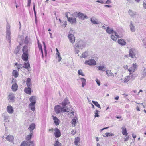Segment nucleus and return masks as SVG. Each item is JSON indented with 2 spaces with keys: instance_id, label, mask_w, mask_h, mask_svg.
Masks as SVG:
<instances>
[{
  "instance_id": "obj_1",
  "label": "nucleus",
  "mask_w": 146,
  "mask_h": 146,
  "mask_svg": "<svg viewBox=\"0 0 146 146\" xmlns=\"http://www.w3.org/2000/svg\"><path fill=\"white\" fill-rule=\"evenodd\" d=\"M30 47L29 46L25 45L23 47L22 51L23 54L22 55V58L25 62H27L28 59L29 51Z\"/></svg>"
},
{
  "instance_id": "obj_2",
  "label": "nucleus",
  "mask_w": 146,
  "mask_h": 146,
  "mask_svg": "<svg viewBox=\"0 0 146 146\" xmlns=\"http://www.w3.org/2000/svg\"><path fill=\"white\" fill-rule=\"evenodd\" d=\"M70 104L67 98H65L62 103V105L63 106V112H69L71 108L69 104Z\"/></svg>"
},
{
  "instance_id": "obj_3",
  "label": "nucleus",
  "mask_w": 146,
  "mask_h": 146,
  "mask_svg": "<svg viewBox=\"0 0 146 146\" xmlns=\"http://www.w3.org/2000/svg\"><path fill=\"white\" fill-rule=\"evenodd\" d=\"M71 15L73 17H78L80 19L82 20H84L86 18H88V17L86 15L81 12L78 13L77 12H75L72 14Z\"/></svg>"
},
{
  "instance_id": "obj_4",
  "label": "nucleus",
  "mask_w": 146,
  "mask_h": 146,
  "mask_svg": "<svg viewBox=\"0 0 146 146\" xmlns=\"http://www.w3.org/2000/svg\"><path fill=\"white\" fill-rule=\"evenodd\" d=\"M137 54V51L134 48H131L129 50V55L132 58H136Z\"/></svg>"
},
{
  "instance_id": "obj_5",
  "label": "nucleus",
  "mask_w": 146,
  "mask_h": 146,
  "mask_svg": "<svg viewBox=\"0 0 146 146\" xmlns=\"http://www.w3.org/2000/svg\"><path fill=\"white\" fill-rule=\"evenodd\" d=\"M10 26L9 25H7V30H6V38L8 41L9 43L11 42V32L10 29Z\"/></svg>"
},
{
  "instance_id": "obj_6",
  "label": "nucleus",
  "mask_w": 146,
  "mask_h": 146,
  "mask_svg": "<svg viewBox=\"0 0 146 146\" xmlns=\"http://www.w3.org/2000/svg\"><path fill=\"white\" fill-rule=\"evenodd\" d=\"M84 64L90 66H94L96 65V62L94 59H90L84 62Z\"/></svg>"
},
{
  "instance_id": "obj_7",
  "label": "nucleus",
  "mask_w": 146,
  "mask_h": 146,
  "mask_svg": "<svg viewBox=\"0 0 146 146\" xmlns=\"http://www.w3.org/2000/svg\"><path fill=\"white\" fill-rule=\"evenodd\" d=\"M54 110L57 114L61 112H63V106L62 107L60 105H56L54 107Z\"/></svg>"
},
{
  "instance_id": "obj_8",
  "label": "nucleus",
  "mask_w": 146,
  "mask_h": 146,
  "mask_svg": "<svg viewBox=\"0 0 146 146\" xmlns=\"http://www.w3.org/2000/svg\"><path fill=\"white\" fill-rule=\"evenodd\" d=\"M137 65L136 63L133 64L131 67L128 69L129 71L131 73H133L137 70Z\"/></svg>"
},
{
  "instance_id": "obj_9",
  "label": "nucleus",
  "mask_w": 146,
  "mask_h": 146,
  "mask_svg": "<svg viewBox=\"0 0 146 146\" xmlns=\"http://www.w3.org/2000/svg\"><path fill=\"white\" fill-rule=\"evenodd\" d=\"M68 37L69 40L70 42L74 44L75 42V37L73 35L70 33L68 35Z\"/></svg>"
},
{
  "instance_id": "obj_10",
  "label": "nucleus",
  "mask_w": 146,
  "mask_h": 146,
  "mask_svg": "<svg viewBox=\"0 0 146 146\" xmlns=\"http://www.w3.org/2000/svg\"><path fill=\"white\" fill-rule=\"evenodd\" d=\"M76 17H70L68 19V21L71 24L75 25L77 23V21Z\"/></svg>"
},
{
  "instance_id": "obj_11",
  "label": "nucleus",
  "mask_w": 146,
  "mask_h": 146,
  "mask_svg": "<svg viewBox=\"0 0 146 146\" xmlns=\"http://www.w3.org/2000/svg\"><path fill=\"white\" fill-rule=\"evenodd\" d=\"M7 98L8 100L10 102H13L14 101L15 97L14 94L13 93H10Z\"/></svg>"
},
{
  "instance_id": "obj_12",
  "label": "nucleus",
  "mask_w": 146,
  "mask_h": 146,
  "mask_svg": "<svg viewBox=\"0 0 146 146\" xmlns=\"http://www.w3.org/2000/svg\"><path fill=\"white\" fill-rule=\"evenodd\" d=\"M36 96H33L30 97L29 99V100L31 102V103H30V106L35 105L36 103Z\"/></svg>"
},
{
  "instance_id": "obj_13",
  "label": "nucleus",
  "mask_w": 146,
  "mask_h": 146,
  "mask_svg": "<svg viewBox=\"0 0 146 146\" xmlns=\"http://www.w3.org/2000/svg\"><path fill=\"white\" fill-rule=\"evenodd\" d=\"M54 134L55 137L58 138L61 136V132L60 131L58 128H56L54 129Z\"/></svg>"
},
{
  "instance_id": "obj_14",
  "label": "nucleus",
  "mask_w": 146,
  "mask_h": 146,
  "mask_svg": "<svg viewBox=\"0 0 146 146\" xmlns=\"http://www.w3.org/2000/svg\"><path fill=\"white\" fill-rule=\"evenodd\" d=\"M24 42L26 44V45L29 46L28 45H29L31 44V42L28 36H27L25 38Z\"/></svg>"
},
{
  "instance_id": "obj_15",
  "label": "nucleus",
  "mask_w": 146,
  "mask_h": 146,
  "mask_svg": "<svg viewBox=\"0 0 146 146\" xmlns=\"http://www.w3.org/2000/svg\"><path fill=\"white\" fill-rule=\"evenodd\" d=\"M5 139L8 141L13 143L14 141V137L12 135H9L6 137Z\"/></svg>"
},
{
  "instance_id": "obj_16",
  "label": "nucleus",
  "mask_w": 146,
  "mask_h": 146,
  "mask_svg": "<svg viewBox=\"0 0 146 146\" xmlns=\"http://www.w3.org/2000/svg\"><path fill=\"white\" fill-rule=\"evenodd\" d=\"M86 45V43L84 41H81L80 42V45H77L76 46V47L77 48L80 47L81 49L84 48Z\"/></svg>"
},
{
  "instance_id": "obj_17",
  "label": "nucleus",
  "mask_w": 146,
  "mask_h": 146,
  "mask_svg": "<svg viewBox=\"0 0 146 146\" xmlns=\"http://www.w3.org/2000/svg\"><path fill=\"white\" fill-rule=\"evenodd\" d=\"M7 110L10 114H12L13 112V108L11 105H8L7 107Z\"/></svg>"
},
{
  "instance_id": "obj_18",
  "label": "nucleus",
  "mask_w": 146,
  "mask_h": 146,
  "mask_svg": "<svg viewBox=\"0 0 146 146\" xmlns=\"http://www.w3.org/2000/svg\"><path fill=\"white\" fill-rule=\"evenodd\" d=\"M118 42L119 44L121 46H125L126 44L125 40L121 39L118 40Z\"/></svg>"
},
{
  "instance_id": "obj_19",
  "label": "nucleus",
  "mask_w": 146,
  "mask_h": 146,
  "mask_svg": "<svg viewBox=\"0 0 146 146\" xmlns=\"http://www.w3.org/2000/svg\"><path fill=\"white\" fill-rule=\"evenodd\" d=\"M131 79V76H128L125 77L123 79L122 78L121 80L122 82L124 83H126Z\"/></svg>"
},
{
  "instance_id": "obj_20",
  "label": "nucleus",
  "mask_w": 146,
  "mask_h": 146,
  "mask_svg": "<svg viewBox=\"0 0 146 146\" xmlns=\"http://www.w3.org/2000/svg\"><path fill=\"white\" fill-rule=\"evenodd\" d=\"M128 12L131 17H134L135 15H137V13L135 11L131 9H129Z\"/></svg>"
},
{
  "instance_id": "obj_21",
  "label": "nucleus",
  "mask_w": 146,
  "mask_h": 146,
  "mask_svg": "<svg viewBox=\"0 0 146 146\" xmlns=\"http://www.w3.org/2000/svg\"><path fill=\"white\" fill-rule=\"evenodd\" d=\"M91 21L92 23L94 24H99V22L97 19L93 17L91 19Z\"/></svg>"
},
{
  "instance_id": "obj_22",
  "label": "nucleus",
  "mask_w": 146,
  "mask_h": 146,
  "mask_svg": "<svg viewBox=\"0 0 146 146\" xmlns=\"http://www.w3.org/2000/svg\"><path fill=\"white\" fill-rule=\"evenodd\" d=\"M35 125L34 123H33L31 124L28 128L30 132H33V131L35 127Z\"/></svg>"
},
{
  "instance_id": "obj_23",
  "label": "nucleus",
  "mask_w": 146,
  "mask_h": 146,
  "mask_svg": "<svg viewBox=\"0 0 146 146\" xmlns=\"http://www.w3.org/2000/svg\"><path fill=\"white\" fill-rule=\"evenodd\" d=\"M52 117L55 125H58L59 124V120L56 117L53 116Z\"/></svg>"
},
{
  "instance_id": "obj_24",
  "label": "nucleus",
  "mask_w": 146,
  "mask_h": 146,
  "mask_svg": "<svg viewBox=\"0 0 146 146\" xmlns=\"http://www.w3.org/2000/svg\"><path fill=\"white\" fill-rule=\"evenodd\" d=\"M106 74L107 75L108 77L110 76H114V74H113L111 72V71L109 70H108L106 71Z\"/></svg>"
},
{
  "instance_id": "obj_25",
  "label": "nucleus",
  "mask_w": 146,
  "mask_h": 146,
  "mask_svg": "<svg viewBox=\"0 0 146 146\" xmlns=\"http://www.w3.org/2000/svg\"><path fill=\"white\" fill-rule=\"evenodd\" d=\"M23 67L25 68L28 69L30 68V64L29 62H24Z\"/></svg>"
},
{
  "instance_id": "obj_26",
  "label": "nucleus",
  "mask_w": 146,
  "mask_h": 146,
  "mask_svg": "<svg viewBox=\"0 0 146 146\" xmlns=\"http://www.w3.org/2000/svg\"><path fill=\"white\" fill-rule=\"evenodd\" d=\"M25 92L28 94H31V88L30 87H28V88H25L24 89Z\"/></svg>"
},
{
  "instance_id": "obj_27",
  "label": "nucleus",
  "mask_w": 146,
  "mask_h": 146,
  "mask_svg": "<svg viewBox=\"0 0 146 146\" xmlns=\"http://www.w3.org/2000/svg\"><path fill=\"white\" fill-rule=\"evenodd\" d=\"M130 30L132 32H134L135 31V26L133 25L132 22V21L130 22Z\"/></svg>"
},
{
  "instance_id": "obj_28",
  "label": "nucleus",
  "mask_w": 146,
  "mask_h": 146,
  "mask_svg": "<svg viewBox=\"0 0 146 146\" xmlns=\"http://www.w3.org/2000/svg\"><path fill=\"white\" fill-rule=\"evenodd\" d=\"M80 79L81 81L82 87H84V86L86 85V80L85 78H81Z\"/></svg>"
},
{
  "instance_id": "obj_29",
  "label": "nucleus",
  "mask_w": 146,
  "mask_h": 146,
  "mask_svg": "<svg viewBox=\"0 0 146 146\" xmlns=\"http://www.w3.org/2000/svg\"><path fill=\"white\" fill-rule=\"evenodd\" d=\"M18 86L16 83L14 84L12 86L11 89L13 91H15L17 90Z\"/></svg>"
},
{
  "instance_id": "obj_30",
  "label": "nucleus",
  "mask_w": 146,
  "mask_h": 146,
  "mask_svg": "<svg viewBox=\"0 0 146 146\" xmlns=\"http://www.w3.org/2000/svg\"><path fill=\"white\" fill-rule=\"evenodd\" d=\"M122 133L123 135L127 136V132L125 126L122 127Z\"/></svg>"
},
{
  "instance_id": "obj_31",
  "label": "nucleus",
  "mask_w": 146,
  "mask_h": 146,
  "mask_svg": "<svg viewBox=\"0 0 146 146\" xmlns=\"http://www.w3.org/2000/svg\"><path fill=\"white\" fill-rule=\"evenodd\" d=\"M106 31L107 33L110 34H111L114 32L113 29H112L110 28L109 27H107Z\"/></svg>"
},
{
  "instance_id": "obj_32",
  "label": "nucleus",
  "mask_w": 146,
  "mask_h": 146,
  "mask_svg": "<svg viewBox=\"0 0 146 146\" xmlns=\"http://www.w3.org/2000/svg\"><path fill=\"white\" fill-rule=\"evenodd\" d=\"M31 79L30 78H28L27 80L26 81V83L27 86L28 87H30L31 85Z\"/></svg>"
},
{
  "instance_id": "obj_33",
  "label": "nucleus",
  "mask_w": 146,
  "mask_h": 146,
  "mask_svg": "<svg viewBox=\"0 0 146 146\" xmlns=\"http://www.w3.org/2000/svg\"><path fill=\"white\" fill-rule=\"evenodd\" d=\"M106 68L103 66H100L98 67V70H99L102 71H104L106 70Z\"/></svg>"
},
{
  "instance_id": "obj_34",
  "label": "nucleus",
  "mask_w": 146,
  "mask_h": 146,
  "mask_svg": "<svg viewBox=\"0 0 146 146\" xmlns=\"http://www.w3.org/2000/svg\"><path fill=\"white\" fill-rule=\"evenodd\" d=\"M33 9L34 13L35 21L36 23V22H37V19L36 12V11H35V4L34 3V5H33Z\"/></svg>"
},
{
  "instance_id": "obj_35",
  "label": "nucleus",
  "mask_w": 146,
  "mask_h": 146,
  "mask_svg": "<svg viewBox=\"0 0 146 146\" xmlns=\"http://www.w3.org/2000/svg\"><path fill=\"white\" fill-rule=\"evenodd\" d=\"M12 74L14 76L15 78H16L18 76L19 74L17 71L15 70H13L12 72Z\"/></svg>"
},
{
  "instance_id": "obj_36",
  "label": "nucleus",
  "mask_w": 146,
  "mask_h": 146,
  "mask_svg": "<svg viewBox=\"0 0 146 146\" xmlns=\"http://www.w3.org/2000/svg\"><path fill=\"white\" fill-rule=\"evenodd\" d=\"M15 64L17 66L18 70L21 69L23 67L21 64H19L17 63H16Z\"/></svg>"
},
{
  "instance_id": "obj_37",
  "label": "nucleus",
  "mask_w": 146,
  "mask_h": 146,
  "mask_svg": "<svg viewBox=\"0 0 146 146\" xmlns=\"http://www.w3.org/2000/svg\"><path fill=\"white\" fill-rule=\"evenodd\" d=\"M33 132H30L29 134L27 135L26 137V139L28 140H30L31 138L33 135Z\"/></svg>"
},
{
  "instance_id": "obj_38",
  "label": "nucleus",
  "mask_w": 146,
  "mask_h": 146,
  "mask_svg": "<svg viewBox=\"0 0 146 146\" xmlns=\"http://www.w3.org/2000/svg\"><path fill=\"white\" fill-rule=\"evenodd\" d=\"M88 55V53L86 51L82 53V56H80V57L81 58H85L87 57Z\"/></svg>"
},
{
  "instance_id": "obj_39",
  "label": "nucleus",
  "mask_w": 146,
  "mask_h": 146,
  "mask_svg": "<svg viewBox=\"0 0 146 146\" xmlns=\"http://www.w3.org/2000/svg\"><path fill=\"white\" fill-rule=\"evenodd\" d=\"M77 117H75L72 120V123L74 124V126H75V124L76 123V120L77 119Z\"/></svg>"
},
{
  "instance_id": "obj_40",
  "label": "nucleus",
  "mask_w": 146,
  "mask_h": 146,
  "mask_svg": "<svg viewBox=\"0 0 146 146\" xmlns=\"http://www.w3.org/2000/svg\"><path fill=\"white\" fill-rule=\"evenodd\" d=\"M93 103L96 106L98 107V108H101L100 106L98 103L96 101H92Z\"/></svg>"
},
{
  "instance_id": "obj_41",
  "label": "nucleus",
  "mask_w": 146,
  "mask_h": 146,
  "mask_svg": "<svg viewBox=\"0 0 146 146\" xmlns=\"http://www.w3.org/2000/svg\"><path fill=\"white\" fill-rule=\"evenodd\" d=\"M28 146H34V143L33 141H27Z\"/></svg>"
},
{
  "instance_id": "obj_42",
  "label": "nucleus",
  "mask_w": 146,
  "mask_h": 146,
  "mask_svg": "<svg viewBox=\"0 0 146 146\" xmlns=\"http://www.w3.org/2000/svg\"><path fill=\"white\" fill-rule=\"evenodd\" d=\"M80 140V138L78 137L76 138L75 139L74 143L76 145H78V143Z\"/></svg>"
},
{
  "instance_id": "obj_43",
  "label": "nucleus",
  "mask_w": 146,
  "mask_h": 146,
  "mask_svg": "<svg viewBox=\"0 0 146 146\" xmlns=\"http://www.w3.org/2000/svg\"><path fill=\"white\" fill-rule=\"evenodd\" d=\"M35 105H33L30 106V104L29 105V108L31 109V110L33 111H34L35 110Z\"/></svg>"
},
{
  "instance_id": "obj_44",
  "label": "nucleus",
  "mask_w": 146,
  "mask_h": 146,
  "mask_svg": "<svg viewBox=\"0 0 146 146\" xmlns=\"http://www.w3.org/2000/svg\"><path fill=\"white\" fill-rule=\"evenodd\" d=\"M35 105H33L30 106V104L29 105V108L31 109V110L33 111H34L35 110Z\"/></svg>"
},
{
  "instance_id": "obj_45",
  "label": "nucleus",
  "mask_w": 146,
  "mask_h": 146,
  "mask_svg": "<svg viewBox=\"0 0 146 146\" xmlns=\"http://www.w3.org/2000/svg\"><path fill=\"white\" fill-rule=\"evenodd\" d=\"M78 74L79 75H82L83 76H85L83 72L81 70H79L78 71Z\"/></svg>"
},
{
  "instance_id": "obj_46",
  "label": "nucleus",
  "mask_w": 146,
  "mask_h": 146,
  "mask_svg": "<svg viewBox=\"0 0 146 146\" xmlns=\"http://www.w3.org/2000/svg\"><path fill=\"white\" fill-rule=\"evenodd\" d=\"M61 143L58 141V140H57L54 144V146H61Z\"/></svg>"
},
{
  "instance_id": "obj_47",
  "label": "nucleus",
  "mask_w": 146,
  "mask_h": 146,
  "mask_svg": "<svg viewBox=\"0 0 146 146\" xmlns=\"http://www.w3.org/2000/svg\"><path fill=\"white\" fill-rule=\"evenodd\" d=\"M27 144V141H24L21 143L20 146H28Z\"/></svg>"
},
{
  "instance_id": "obj_48",
  "label": "nucleus",
  "mask_w": 146,
  "mask_h": 146,
  "mask_svg": "<svg viewBox=\"0 0 146 146\" xmlns=\"http://www.w3.org/2000/svg\"><path fill=\"white\" fill-rule=\"evenodd\" d=\"M111 39L113 41H116L117 39V37H115L114 35H111Z\"/></svg>"
},
{
  "instance_id": "obj_49",
  "label": "nucleus",
  "mask_w": 146,
  "mask_h": 146,
  "mask_svg": "<svg viewBox=\"0 0 146 146\" xmlns=\"http://www.w3.org/2000/svg\"><path fill=\"white\" fill-rule=\"evenodd\" d=\"M143 6L144 8L145 9H146V0L143 1Z\"/></svg>"
},
{
  "instance_id": "obj_50",
  "label": "nucleus",
  "mask_w": 146,
  "mask_h": 146,
  "mask_svg": "<svg viewBox=\"0 0 146 146\" xmlns=\"http://www.w3.org/2000/svg\"><path fill=\"white\" fill-rule=\"evenodd\" d=\"M107 135H108V136H114V134L113 133H106Z\"/></svg>"
},
{
  "instance_id": "obj_51",
  "label": "nucleus",
  "mask_w": 146,
  "mask_h": 146,
  "mask_svg": "<svg viewBox=\"0 0 146 146\" xmlns=\"http://www.w3.org/2000/svg\"><path fill=\"white\" fill-rule=\"evenodd\" d=\"M96 81L98 84V85L100 86V82L99 80L98 79H96Z\"/></svg>"
},
{
  "instance_id": "obj_52",
  "label": "nucleus",
  "mask_w": 146,
  "mask_h": 146,
  "mask_svg": "<svg viewBox=\"0 0 146 146\" xmlns=\"http://www.w3.org/2000/svg\"><path fill=\"white\" fill-rule=\"evenodd\" d=\"M111 3V0H107V1L105 3H104L109 4Z\"/></svg>"
},
{
  "instance_id": "obj_53",
  "label": "nucleus",
  "mask_w": 146,
  "mask_h": 146,
  "mask_svg": "<svg viewBox=\"0 0 146 146\" xmlns=\"http://www.w3.org/2000/svg\"><path fill=\"white\" fill-rule=\"evenodd\" d=\"M38 48L40 50H42V46L41 44L39 43H38Z\"/></svg>"
},
{
  "instance_id": "obj_54",
  "label": "nucleus",
  "mask_w": 146,
  "mask_h": 146,
  "mask_svg": "<svg viewBox=\"0 0 146 146\" xmlns=\"http://www.w3.org/2000/svg\"><path fill=\"white\" fill-rule=\"evenodd\" d=\"M74 112L72 111L71 112H70L68 114L70 116H72L74 115Z\"/></svg>"
},
{
  "instance_id": "obj_55",
  "label": "nucleus",
  "mask_w": 146,
  "mask_h": 146,
  "mask_svg": "<svg viewBox=\"0 0 146 146\" xmlns=\"http://www.w3.org/2000/svg\"><path fill=\"white\" fill-rule=\"evenodd\" d=\"M76 133V131H74V130L73 129L71 131V134H72L73 135H75Z\"/></svg>"
},
{
  "instance_id": "obj_56",
  "label": "nucleus",
  "mask_w": 146,
  "mask_h": 146,
  "mask_svg": "<svg viewBox=\"0 0 146 146\" xmlns=\"http://www.w3.org/2000/svg\"><path fill=\"white\" fill-rule=\"evenodd\" d=\"M43 45H44V50L45 52L46 53V49L45 44L44 42H43Z\"/></svg>"
},
{
  "instance_id": "obj_57",
  "label": "nucleus",
  "mask_w": 146,
  "mask_h": 146,
  "mask_svg": "<svg viewBox=\"0 0 146 146\" xmlns=\"http://www.w3.org/2000/svg\"><path fill=\"white\" fill-rule=\"evenodd\" d=\"M143 74L144 76L146 75V69H144L143 72Z\"/></svg>"
},
{
  "instance_id": "obj_58",
  "label": "nucleus",
  "mask_w": 146,
  "mask_h": 146,
  "mask_svg": "<svg viewBox=\"0 0 146 146\" xmlns=\"http://www.w3.org/2000/svg\"><path fill=\"white\" fill-rule=\"evenodd\" d=\"M131 76V80H133L135 78V76L133 75H131L130 76Z\"/></svg>"
},
{
  "instance_id": "obj_59",
  "label": "nucleus",
  "mask_w": 146,
  "mask_h": 146,
  "mask_svg": "<svg viewBox=\"0 0 146 146\" xmlns=\"http://www.w3.org/2000/svg\"><path fill=\"white\" fill-rule=\"evenodd\" d=\"M96 2L100 3L102 4H103L104 3V2L102 1V0H98L96 1Z\"/></svg>"
},
{
  "instance_id": "obj_60",
  "label": "nucleus",
  "mask_w": 146,
  "mask_h": 146,
  "mask_svg": "<svg viewBox=\"0 0 146 146\" xmlns=\"http://www.w3.org/2000/svg\"><path fill=\"white\" fill-rule=\"evenodd\" d=\"M77 48L76 47V46L74 47V48H75V53H76L78 54V53L79 52V50H77L76 49V48Z\"/></svg>"
},
{
  "instance_id": "obj_61",
  "label": "nucleus",
  "mask_w": 146,
  "mask_h": 146,
  "mask_svg": "<svg viewBox=\"0 0 146 146\" xmlns=\"http://www.w3.org/2000/svg\"><path fill=\"white\" fill-rule=\"evenodd\" d=\"M114 34L117 37H119V36L118 35V34L115 31H114Z\"/></svg>"
},
{
  "instance_id": "obj_62",
  "label": "nucleus",
  "mask_w": 146,
  "mask_h": 146,
  "mask_svg": "<svg viewBox=\"0 0 146 146\" xmlns=\"http://www.w3.org/2000/svg\"><path fill=\"white\" fill-rule=\"evenodd\" d=\"M70 13L69 12L66 13L65 14V17H66L67 18V20H68V19L70 17H68V13Z\"/></svg>"
},
{
  "instance_id": "obj_63",
  "label": "nucleus",
  "mask_w": 146,
  "mask_h": 146,
  "mask_svg": "<svg viewBox=\"0 0 146 146\" xmlns=\"http://www.w3.org/2000/svg\"><path fill=\"white\" fill-rule=\"evenodd\" d=\"M23 38L24 37L23 36H21L19 38V40H23Z\"/></svg>"
},
{
  "instance_id": "obj_64",
  "label": "nucleus",
  "mask_w": 146,
  "mask_h": 146,
  "mask_svg": "<svg viewBox=\"0 0 146 146\" xmlns=\"http://www.w3.org/2000/svg\"><path fill=\"white\" fill-rule=\"evenodd\" d=\"M129 139V137H127L124 140V141H127Z\"/></svg>"
}]
</instances>
